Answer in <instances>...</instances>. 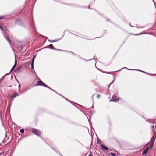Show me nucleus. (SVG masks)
I'll return each mask as SVG.
<instances>
[{"mask_svg":"<svg viewBox=\"0 0 156 156\" xmlns=\"http://www.w3.org/2000/svg\"><path fill=\"white\" fill-rule=\"evenodd\" d=\"M32 132L37 136H40L41 134V132L39 130L35 129H33Z\"/></svg>","mask_w":156,"mask_h":156,"instance_id":"f257e3e1","label":"nucleus"},{"mask_svg":"<svg viewBox=\"0 0 156 156\" xmlns=\"http://www.w3.org/2000/svg\"><path fill=\"white\" fill-rule=\"evenodd\" d=\"M149 149V147H147L145 150H144L142 154L143 155H145L148 151Z\"/></svg>","mask_w":156,"mask_h":156,"instance_id":"f03ea898","label":"nucleus"},{"mask_svg":"<svg viewBox=\"0 0 156 156\" xmlns=\"http://www.w3.org/2000/svg\"><path fill=\"white\" fill-rule=\"evenodd\" d=\"M115 96L113 97L109 101H114V102H116L118 101L119 99L118 98H117L116 99H115L114 98Z\"/></svg>","mask_w":156,"mask_h":156,"instance_id":"7ed1b4c3","label":"nucleus"},{"mask_svg":"<svg viewBox=\"0 0 156 156\" xmlns=\"http://www.w3.org/2000/svg\"><path fill=\"white\" fill-rule=\"evenodd\" d=\"M37 85H41L44 86L45 87H47L45 84L43 83L41 81H38V84H37Z\"/></svg>","mask_w":156,"mask_h":156,"instance_id":"20e7f679","label":"nucleus"},{"mask_svg":"<svg viewBox=\"0 0 156 156\" xmlns=\"http://www.w3.org/2000/svg\"><path fill=\"white\" fill-rule=\"evenodd\" d=\"M101 147L103 150H108V148L104 145H102Z\"/></svg>","mask_w":156,"mask_h":156,"instance_id":"39448f33","label":"nucleus"},{"mask_svg":"<svg viewBox=\"0 0 156 156\" xmlns=\"http://www.w3.org/2000/svg\"><path fill=\"white\" fill-rule=\"evenodd\" d=\"M35 58V57H34L32 61V62L31 64V68L33 69L34 68V59Z\"/></svg>","mask_w":156,"mask_h":156,"instance_id":"423d86ee","label":"nucleus"},{"mask_svg":"<svg viewBox=\"0 0 156 156\" xmlns=\"http://www.w3.org/2000/svg\"><path fill=\"white\" fill-rule=\"evenodd\" d=\"M19 94L16 92H15V93H14L13 94L12 99H13V98L14 97H15L18 96H19Z\"/></svg>","mask_w":156,"mask_h":156,"instance_id":"0eeeda50","label":"nucleus"},{"mask_svg":"<svg viewBox=\"0 0 156 156\" xmlns=\"http://www.w3.org/2000/svg\"><path fill=\"white\" fill-rule=\"evenodd\" d=\"M48 41L51 42H57V40H48Z\"/></svg>","mask_w":156,"mask_h":156,"instance_id":"6e6552de","label":"nucleus"},{"mask_svg":"<svg viewBox=\"0 0 156 156\" xmlns=\"http://www.w3.org/2000/svg\"><path fill=\"white\" fill-rule=\"evenodd\" d=\"M5 37L7 41L9 42V44H10L11 43V41L7 37Z\"/></svg>","mask_w":156,"mask_h":156,"instance_id":"1a4fd4ad","label":"nucleus"},{"mask_svg":"<svg viewBox=\"0 0 156 156\" xmlns=\"http://www.w3.org/2000/svg\"><path fill=\"white\" fill-rule=\"evenodd\" d=\"M16 64H17V61H16V60L15 59V64L13 66V67L12 68L14 69V68H15L16 66Z\"/></svg>","mask_w":156,"mask_h":156,"instance_id":"9d476101","label":"nucleus"},{"mask_svg":"<svg viewBox=\"0 0 156 156\" xmlns=\"http://www.w3.org/2000/svg\"><path fill=\"white\" fill-rule=\"evenodd\" d=\"M16 64H17V61H16V60L15 59V64L13 66V67L12 68L14 69V68H15L16 66Z\"/></svg>","mask_w":156,"mask_h":156,"instance_id":"9b49d317","label":"nucleus"},{"mask_svg":"<svg viewBox=\"0 0 156 156\" xmlns=\"http://www.w3.org/2000/svg\"><path fill=\"white\" fill-rule=\"evenodd\" d=\"M21 68V66H20L18 67L16 69V71H18L19 70V69H20Z\"/></svg>","mask_w":156,"mask_h":156,"instance_id":"f8f14e48","label":"nucleus"},{"mask_svg":"<svg viewBox=\"0 0 156 156\" xmlns=\"http://www.w3.org/2000/svg\"><path fill=\"white\" fill-rule=\"evenodd\" d=\"M153 146H154V144L153 143H152L150 145V148L151 149L153 147Z\"/></svg>","mask_w":156,"mask_h":156,"instance_id":"ddd939ff","label":"nucleus"},{"mask_svg":"<svg viewBox=\"0 0 156 156\" xmlns=\"http://www.w3.org/2000/svg\"><path fill=\"white\" fill-rule=\"evenodd\" d=\"M111 155L113 156H115V155H116V154L115 153H111Z\"/></svg>","mask_w":156,"mask_h":156,"instance_id":"4468645a","label":"nucleus"},{"mask_svg":"<svg viewBox=\"0 0 156 156\" xmlns=\"http://www.w3.org/2000/svg\"><path fill=\"white\" fill-rule=\"evenodd\" d=\"M49 47H50V48L51 49H53V46H52V44H51L50 45H49Z\"/></svg>","mask_w":156,"mask_h":156,"instance_id":"2eb2a0df","label":"nucleus"},{"mask_svg":"<svg viewBox=\"0 0 156 156\" xmlns=\"http://www.w3.org/2000/svg\"><path fill=\"white\" fill-rule=\"evenodd\" d=\"M20 131L21 133H23L24 132V130L23 129H21L20 130Z\"/></svg>","mask_w":156,"mask_h":156,"instance_id":"dca6fc26","label":"nucleus"},{"mask_svg":"<svg viewBox=\"0 0 156 156\" xmlns=\"http://www.w3.org/2000/svg\"><path fill=\"white\" fill-rule=\"evenodd\" d=\"M14 69L12 68L10 70V72H12Z\"/></svg>","mask_w":156,"mask_h":156,"instance_id":"f3484780","label":"nucleus"},{"mask_svg":"<svg viewBox=\"0 0 156 156\" xmlns=\"http://www.w3.org/2000/svg\"><path fill=\"white\" fill-rule=\"evenodd\" d=\"M113 82V81H112V82H111V83L110 84H109V87H109L110 86V85H111V84H112Z\"/></svg>","mask_w":156,"mask_h":156,"instance_id":"a211bd4d","label":"nucleus"},{"mask_svg":"<svg viewBox=\"0 0 156 156\" xmlns=\"http://www.w3.org/2000/svg\"><path fill=\"white\" fill-rule=\"evenodd\" d=\"M0 28L1 30H2L3 29V28H2V27L1 26H0Z\"/></svg>","mask_w":156,"mask_h":156,"instance_id":"6ab92c4d","label":"nucleus"},{"mask_svg":"<svg viewBox=\"0 0 156 156\" xmlns=\"http://www.w3.org/2000/svg\"><path fill=\"white\" fill-rule=\"evenodd\" d=\"M89 156H93V155L92 154H90Z\"/></svg>","mask_w":156,"mask_h":156,"instance_id":"aec40b11","label":"nucleus"},{"mask_svg":"<svg viewBox=\"0 0 156 156\" xmlns=\"http://www.w3.org/2000/svg\"><path fill=\"white\" fill-rule=\"evenodd\" d=\"M140 34H134V35H139Z\"/></svg>","mask_w":156,"mask_h":156,"instance_id":"412c9836","label":"nucleus"},{"mask_svg":"<svg viewBox=\"0 0 156 156\" xmlns=\"http://www.w3.org/2000/svg\"><path fill=\"white\" fill-rule=\"evenodd\" d=\"M20 85H19V88H20Z\"/></svg>","mask_w":156,"mask_h":156,"instance_id":"4be33fe9","label":"nucleus"},{"mask_svg":"<svg viewBox=\"0 0 156 156\" xmlns=\"http://www.w3.org/2000/svg\"><path fill=\"white\" fill-rule=\"evenodd\" d=\"M5 28L6 30H7V29H6V27H5Z\"/></svg>","mask_w":156,"mask_h":156,"instance_id":"5701e85b","label":"nucleus"}]
</instances>
